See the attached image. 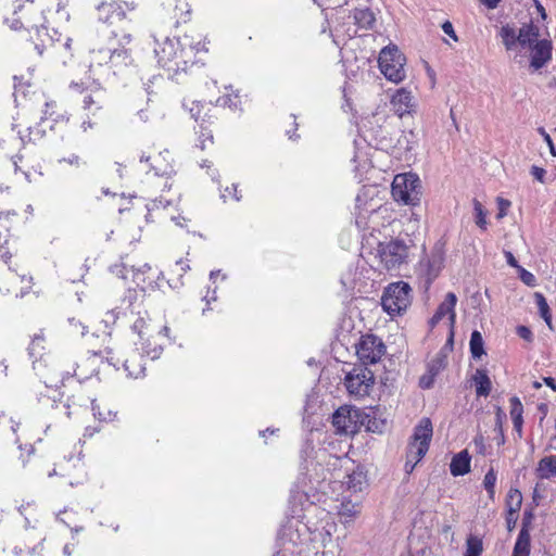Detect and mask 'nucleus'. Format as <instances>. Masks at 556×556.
<instances>
[{
  "label": "nucleus",
  "instance_id": "21",
  "mask_svg": "<svg viewBox=\"0 0 556 556\" xmlns=\"http://www.w3.org/2000/svg\"><path fill=\"white\" fill-rule=\"evenodd\" d=\"M510 404V417L514 425V430L517 432L518 438H522V425H523V406L518 396H511L509 399Z\"/></svg>",
  "mask_w": 556,
  "mask_h": 556
},
{
  "label": "nucleus",
  "instance_id": "22",
  "mask_svg": "<svg viewBox=\"0 0 556 556\" xmlns=\"http://www.w3.org/2000/svg\"><path fill=\"white\" fill-rule=\"evenodd\" d=\"M540 28L533 23L525 24L518 31V43L525 48L539 41Z\"/></svg>",
  "mask_w": 556,
  "mask_h": 556
},
{
  "label": "nucleus",
  "instance_id": "23",
  "mask_svg": "<svg viewBox=\"0 0 556 556\" xmlns=\"http://www.w3.org/2000/svg\"><path fill=\"white\" fill-rule=\"evenodd\" d=\"M472 381L476 387V394L478 396H488L492 389V382L488 372L483 368H478L472 376Z\"/></svg>",
  "mask_w": 556,
  "mask_h": 556
},
{
  "label": "nucleus",
  "instance_id": "1",
  "mask_svg": "<svg viewBox=\"0 0 556 556\" xmlns=\"http://www.w3.org/2000/svg\"><path fill=\"white\" fill-rule=\"evenodd\" d=\"M118 43L122 48L116 47L115 42H110L108 47L90 51L89 73L93 81L99 83L112 75H121L132 65L130 50L125 48L127 43H123L121 38Z\"/></svg>",
  "mask_w": 556,
  "mask_h": 556
},
{
  "label": "nucleus",
  "instance_id": "62",
  "mask_svg": "<svg viewBox=\"0 0 556 556\" xmlns=\"http://www.w3.org/2000/svg\"><path fill=\"white\" fill-rule=\"evenodd\" d=\"M5 275H7V279L10 281V282H16L17 281V275L14 274L10 267L7 268L5 270Z\"/></svg>",
  "mask_w": 556,
  "mask_h": 556
},
{
  "label": "nucleus",
  "instance_id": "49",
  "mask_svg": "<svg viewBox=\"0 0 556 556\" xmlns=\"http://www.w3.org/2000/svg\"><path fill=\"white\" fill-rule=\"evenodd\" d=\"M203 105L200 102H192V106L189 109L191 116L195 122H201L203 117H201L200 113Z\"/></svg>",
  "mask_w": 556,
  "mask_h": 556
},
{
  "label": "nucleus",
  "instance_id": "54",
  "mask_svg": "<svg viewBox=\"0 0 556 556\" xmlns=\"http://www.w3.org/2000/svg\"><path fill=\"white\" fill-rule=\"evenodd\" d=\"M539 131L544 137L545 142L548 144L549 151H551L552 155L555 156L556 155V150H555V147H554V143H553V140H552L551 136L545 131L544 128H540Z\"/></svg>",
  "mask_w": 556,
  "mask_h": 556
},
{
  "label": "nucleus",
  "instance_id": "30",
  "mask_svg": "<svg viewBox=\"0 0 556 556\" xmlns=\"http://www.w3.org/2000/svg\"><path fill=\"white\" fill-rule=\"evenodd\" d=\"M534 299H535V303H536L540 316L544 319L547 327L551 330H554L553 323H552V313H551V309H549V306H548V303H547L545 296L540 292H535Z\"/></svg>",
  "mask_w": 556,
  "mask_h": 556
},
{
  "label": "nucleus",
  "instance_id": "15",
  "mask_svg": "<svg viewBox=\"0 0 556 556\" xmlns=\"http://www.w3.org/2000/svg\"><path fill=\"white\" fill-rule=\"evenodd\" d=\"M530 49V67L539 71L552 61L553 45L548 39H540L528 47Z\"/></svg>",
  "mask_w": 556,
  "mask_h": 556
},
{
  "label": "nucleus",
  "instance_id": "64",
  "mask_svg": "<svg viewBox=\"0 0 556 556\" xmlns=\"http://www.w3.org/2000/svg\"><path fill=\"white\" fill-rule=\"evenodd\" d=\"M98 431H99V429H98V428H96V427H87V428L85 429L84 437H89V438H90V437H92V435H93L96 432H98Z\"/></svg>",
  "mask_w": 556,
  "mask_h": 556
},
{
  "label": "nucleus",
  "instance_id": "10",
  "mask_svg": "<svg viewBox=\"0 0 556 556\" xmlns=\"http://www.w3.org/2000/svg\"><path fill=\"white\" fill-rule=\"evenodd\" d=\"M154 52L157 58V63L168 72H173L179 52L178 39L165 37L162 41L157 38H154Z\"/></svg>",
  "mask_w": 556,
  "mask_h": 556
},
{
  "label": "nucleus",
  "instance_id": "29",
  "mask_svg": "<svg viewBox=\"0 0 556 556\" xmlns=\"http://www.w3.org/2000/svg\"><path fill=\"white\" fill-rule=\"evenodd\" d=\"M212 124L211 116L205 114L201 119L199 127V147L204 150L206 148V142L213 144V132L210 129V125Z\"/></svg>",
  "mask_w": 556,
  "mask_h": 556
},
{
  "label": "nucleus",
  "instance_id": "5",
  "mask_svg": "<svg viewBox=\"0 0 556 556\" xmlns=\"http://www.w3.org/2000/svg\"><path fill=\"white\" fill-rule=\"evenodd\" d=\"M420 181L416 175H396L392 182V197L397 203L417 205L420 201Z\"/></svg>",
  "mask_w": 556,
  "mask_h": 556
},
{
  "label": "nucleus",
  "instance_id": "26",
  "mask_svg": "<svg viewBox=\"0 0 556 556\" xmlns=\"http://www.w3.org/2000/svg\"><path fill=\"white\" fill-rule=\"evenodd\" d=\"M355 24L364 29L372 28L376 17L374 12L368 8L355 9L353 12Z\"/></svg>",
  "mask_w": 556,
  "mask_h": 556
},
{
  "label": "nucleus",
  "instance_id": "41",
  "mask_svg": "<svg viewBox=\"0 0 556 556\" xmlns=\"http://www.w3.org/2000/svg\"><path fill=\"white\" fill-rule=\"evenodd\" d=\"M92 105L96 106V110H101L103 108V101L99 97L86 96L84 98V109L91 110Z\"/></svg>",
  "mask_w": 556,
  "mask_h": 556
},
{
  "label": "nucleus",
  "instance_id": "32",
  "mask_svg": "<svg viewBox=\"0 0 556 556\" xmlns=\"http://www.w3.org/2000/svg\"><path fill=\"white\" fill-rule=\"evenodd\" d=\"M91 409H92L93 416L99 421H105V422L113 421V420H115V418L117 416V412L112 410L111 408H106V407L102 408L101 405L99 403H97L96 400H92V402H91Z\"/></svg>",
  "mask_w": 556,
  "mask_h": 556
},
{
  "label": "nucleus",
  "instance_id": "12",
  "mask_svg": "<svg viewBox=\"0 0 556 556\" xmlns=\"http://www.w3.org/2000/svg\"><path fill=\"white\" fill-rule=\"evenodd\" d=\"M358 417L356 409L341 406L332 415V425L339 433L354 434L358 430Z\"/></svg>",
  "mask_w": 556,
  "mask_h": 556
},
{
  "label": "nucleus",
  "instance_id": "52",
  "mask_svg": "<svg viewBox=\"0 0 556 556\" xmlns=\"http://www.w3.org/2000/svg\"><path fill=\"white\" fill-rule=\"evenodd\" d=\"M505 521H506L507 530L511 531L515 528L516 522H517V513H507L506 511Z\"/></svg>",
  "mask_w": 556,
  "mask_h": 556
},
{
  "label": "nucleus",
  "instance_id": "33",
  "mask_svg": "<svg viewBox=\"0 0 556 556\" xmlns=\"http://www.w3.org/2000/svg\"><path fill=\"white\" fill-rule=\"evenodd\" d=\"M500 35L507 50H513L518 43V34L516 33L515 28L508 24L502 26Z\"/></svg>",
  "mask_w": 556,
  "mask_h": 556
},
{
  "label": "nucleus",
  "instance_id": "25",
  "mask_svg": "<svg viewBox=\"0 0 556 556\" xmlns=\"http://www.w3.org/2000/svg\"><path fill=\"white\" fill-rule=\"evenodd\" d=\"M361 513L359 505L352 501H343L339 507L338 515L342 523L352 522Z\"/></svg>",
  "mask_w": 556,
  "mask_h": 556
},
{
  "label": "nucleus",
  "instance_id": "6",
  "mask_svg": "<svg viewBox=\"0 0 556 556\" xmlns=\"http://www.w3.org/2000/svg\"><path fill=\"white\" fill-rule=\"evenodd\" d=\"M433 434L432 422L429 418L424 417L414 429V433L407 445L406 455L414 459L421 460L429 450V445Z\"/></svg>",
  "mask_w": 556,
  "mask_h": 556
},
{
  "label": "nucleus",
  "instance_id": "61",
  "mask_svg": "<svg viewBox=\"0 0 556 556\" xmlns=\"http://www.w3.org/2000/svg\"><path fill=\"white\" fill-rule=\"evenodd\" d=\"M482 4H484L488 9L494 10L497 8L502 0H479Z\"/></svg>",
  "mask_w": 556,
  "mask_h": 556
},
{
  "label": "nucleus",
  "instance_id": "60",
  "mask_svg": "<svg viewBox=\"0 0 556 556\" xmlns=\"http://www.w3.org/2000/svg\"><path fill=\"white\" fill-rule=\"evenodd\" d=\"M473 442H475V445H476L477 451H478L480 454H484V452H485V445H484L483 437H481V435H480V437L475 438Z\"/></svg>",
  "mask_w": 556,
  "mask_h": 556
},
{
  "label": "nucleus",
  "instance_id": "39",
  "mask_svg": "<svg viewBox=\"0 0 556 556\" xmlns=\"http://www.w3.org/2000/svg\"><path fill=\"white\" fill-rule=\"evenodd\" d=\"M45 338L42 334H35L29 346H28V353L30 357H38L43 350V343Z\"/></svg>",
  "mask_w": 556,
  "mask_h": 556
},
{
  "label": "nucleus",
  "instance_id": "36",
  "mask_svg": "<svg viewBox=\"0 0 556 556\" xmlns=\"http://www.w3.org/2000/svg\"><path fill=\"white\" fill-rule=\"evenodd\" d=\"M45 136V130L40 129L39 126L28 127L25 132H20V138L23 143L37 142Z\"/></svg>",
  "mask_w": 556,
  "mask_h": 556
},
{
  "label": "nucleus",
  "instance_id": "2",
  "mask_svg": "<svg viewBox=\"0 0 556 556\" xmlns=\"http://www.w3.org/2000/svg\"><path fill=\"white\" fill-rule=\"evenodd\" d=\"M136 8L135 1L101 2L96 9L97 18L113 27L112 34L115 38H121L123 43H130L135 30L134 13Z\"/></svg>",
  "mask_w": 556,
  "mask_h": 556
},
{
  "label": "nucleus",
  "instance_id": "59",
  "mask_svg": "<svg viewBox=\"0 0 556 556\" xmlns=\"http://www.w3.org/2000/svg\"><path fill=\"white\" fill-rule=\"evenodd\" d=\"M379 146V149L381 150H388V149H391L393 148V143H392V139H387L386 136H383L377 143Z\"/></svg>",
  "mask_w": 556,
  "mask_h": 556
},
{
  "label": "nucleus",
  "instance_id": "16",
  "mask_svg": "<svg viewBox=\"0 0 556 556\" xmlns=\"http://www.w3.org/2000/svg\"><path fill=\"white\" fill-rule=\"evenodd\" d=\"M164 10L172 24L176 27L190 21L191 9L185 0H176L175 3L169 2Z\"/></svg>",
  "mask_w": 556,
  "mask_h": 556
},
{
  "label": "nucleus",
  "instance_id": "58",
  "mask_svg": "<svg viewBox=\"0 0 556 556\" xmlns=\"http://www.w3.org/2000/svg\"><path fill=\"white\" fill-rule=\"evenodd\" d=\"M62 162H65L70 165H75V166H79L80 164H85V162H81V159L76 155V154H72L71 156L66 157V159H63Z\"/></svg>",
  "mask_w": 556,
  "mask_h": 556
},
{
  "label": "nucleus",
  "instance_id": "55",
  "mask_svg": "<svg viewBox=\"0 0 556 556\" xmlns=\"http://www.w3.org/2000/svg\"><path fill=\"white\" fill-rule=\"evenodd\" d=\"M420 460H417V459H414L413 457H408L406 455V462H405V465H404V469L406 471V473H412L414 468L416 467V465L419 463Z\"/></svg>",
  "mask_w": 556,
  "mask_h": 556
},
{
  "label": "nucleus",
  "instance_id": "24",
  "mask_svg": "<svg viewBox=\"0 0 556 556\" xmlns=\"http://www.w3.org/2000/svg\"><path fill=\"white\" fill-rule=\"evenodd\" d=\"M536 475L540 479H552L556 477V456L543 457L536 467Z\"/></svg>",
  "mask_w": 556,
  "mask_h": 556
},
{
  "label": "nucleus",
  "instance_id": "17",
  "mask_svg": "<svg viewBox=\"0 0 556 556\" xmlns=\"http://www.w3.org/2000/svg\"><path fill=\"white\" fill-rule=\"evenodd\" d=\"M456 302H457L456 294L453 292H448L445 296V300L438 306L435 313L431 317V319H430L431 327H434L446 315H448V319L451 321V325L453 326L455 323V318H456V314H455Z\"/></svg>",
  "mask_w": 556,
  "mask_h": 556
},
{
  "label": "nucleus",
  "instance_id": "38",
  "mask_svg": "<svg viewBox=\"0 0 556 556\" xmlns=\"http://www.w3.org/2000/svg\"><path fill=\"white\" fill-rule=\"evenodd\" d=\"M473 211L476 225L482 230H485L488 225L486 212L477 199L473 200Z\"/></svg>",
  "mask_w": 556,
  "mask_h": 556
},
{
  "label": "nucleus",
  "instance_id": "35",
  "mask_svg": "<svg viewBox=\"0 0 556 556\" xmlns=\"http://www.w3.org/2000/svg\"><path fill=\"white\" fill-rule=\"evenodd\" d=\"M482 551V540L478 536L469 535L466 540V551L464 556H480Z\"/></svg>",
  "mask_w": 556,
  "mask_h": 556
},
{
  "label": "nucleus",
  "instance_id": "4",
  "mask_svg": "<svg viewBox=\"0 0 556 556\" xmlns=\"http://www.w3.org/2000/svg\"><path fill=\"white\" fill-rule=\"evenodd\" d=\"M412 288L405 281L390 283L381 298L383 309L391 316L401 315L412 303Z\"/></svg>",
  "mask_w": 556,
  "mask_h": 556
},
{
  "label": "nucleus",
  "instance_id": "27",
  "mask_svg": "<svg viewBox=\"0 0 556 556\" xmlns=\"http://www.w3.org/2000/svg\"><path fill=\"white\" fill-rule=\"evenodd\" d=\"M344 483L348 490L354 493L361 492L367 484L366 475L363 470H353L346 476Z\"/></svg>",
  "mask_w": 556,
  "mask_h": 556
},
{
  "label": "nucleus",
  "instance_id": "53",
  "mask_svg": "<svg viewBox=\"0 0 556 556\" xmlns=\"http://www.w3.org/2000/svg\"><path fill=\"white\" fill-rule=\"evenodd\" d=\"M442 30L444 31V34H446L447 36H450L454 40H457V36H456L455 31H454V27H453V25H452V23L450 21H445L442 24Z\"/></svg>",
  "mask_w": 556,
  "mask_h": 556
},
{
  "label": "nucleus",
  "instance_id": "8",
  "mask_svg": "<svg viewBox=\"0 0 556 556\" xmlns=\"http://www.w3.org/2000/svg\"><path fill=\"white\" fill-rule=\"evenodd\" d=\"M384 353V343L375 334L362 336L358 344L356 345V354L362 363L361 366L378 363Z\"/></svg>",
  "mask_w": 556,
  "mask_h": 556
},
{
  "label": "nucleus",
  "instance_id": "3",
  "mask_svg": "<svg viewBox=\"0 0 556 556\" xmlns=\"http://www.w3.org/2000/svg\"><path fill=\"white\" fill-rule=\"evenodd\" d=\"M378 63L381 73L388 80L399 84L405 79L406 58L397 46L389 45L384 47L379 53Z\"/></svg>",
  "mask_w": 556,
  "mask_h": 556
},
{
  "label": "nucleus",
  "instance_id": "56",
  "mask_svg": "<svg viewBox=\"0 0 556 556\" xmlns=\"http://www.w3.org/2000/svg\"><path fill=\"white\" fill-rule=\"evenodd\" d=\"M226 193L235 198L237 201H240L241 199V197L238 194L237 185L235 184L231 186V188L227 187L225 189V192L222 194L224 199L227 197Z\"/></svg>",
  "mask_w": 556,
  "mask_h": 556
},
{
  "label": "nucleus",
  "instance_id": "50",
  "mask_svg": "<svg viewBox=\"0 0 556 556\" xmlns=\"http://www.w3.org/2000/svg\"><path fill=\"white\" fill-rule=\"evenodd\" d=\"M34 552H35L34 546H25V547L14 546V548L12 549V553L15 556H25L26 554L31 555Z\"/></svg>",
  "mask_w": 556,
  "mask_h": 556
},
{
  "label": "nucleus",
  "instance_id": "51",
  "mask_svg": "<svg viewBox=\"0 0 556 556\" xmlns=\"http://www.w3.org/2000/svg\"><path fill=\"white\" fill-rule=\"evenodd\" d=\"M531 521H532V513L525 511L520 531H523L526 529L527 533H530Z\"/></svg>",
  "mask_w": 556,
  "mask_h": 556
},
{
  "label": "nucleus",
  "instance_id": "28",
  "mask_svg": "<svg viewBox=\"0 0 556 556\" xmlns=\"http://www.w3.org/2000/svg\"><path fill=\"white\" fill-rule=\"evenodd\" d=\"M531 549V536L527 530L519 531L517 540L514 545L513 556H529Z\"/></svg>",
  "mask_w": 556,
  "mask_h": 556
},
{
  "label": "nucleus",
  "instance_id": "43",
  "mask_svg": "<svg viewBox=\"0 0 556 556\" xmlns=\"http://www.w3.org/2000/svg\"><path fill=\"white\" fill-rule=\"evenodd\" d=\"M435 372L433 368H429V372L427 375H424L419 379V386L422 389H430L434 381Z\"/></svg>",
  "mask_w": 556,
  "mask_h": 556
},
{
  "label": "nucleus",
  "instance_id": "34",
  "mask_svg": "<svg viewBox=\"0 0 556 556\" xmlns=\"http://www.w3.org/2000/svg\"><path fill=\"white\" fill-rule=\"evenodd\" d=\"M469 345L473 358H480L485 354L483 338L478 330L472 331Z\"/></svg>",
  "mask_w": 556,
  "mask_h": 556
},
{
  "label": "nucleus",
  "instance_id": "7",
  "mask_svg": "<svg viewBox=\"0 0 556 556\" xmlns=\"http://www.w3.org/2000/svg\"><path fill=\"white\" fill-rule=\"evenodd\" d=\"M374 382V372L366 366H355L344 378L348 392L355 396L368 395Z\"/></svg>",
  "mask_w": 556,
  "mask_h": 556
},
{
  "label": "nucleus",
  "instance_id": "63",
  "mask_svg": "<svg viewBox=\"0 0 556 556\" xmlns=\"http://www.w3.org/2000/svg\"><path fill=\"white\" fill-rule=\"evenodd\" d=\"M544 382L546 386H548L552 390L556 391V381L552 377H545Z\"/></svg>",
  "mask_w": 556,
  "mask_h": 556
},
{
  "label": "nucleus",
  "instance_id": "57",
  "mask_svg": "<svg viewBox=\"0 0 556 556\" xmlns=\"http://www.w3.org/2000/svg\"><path fill=\"white\" fill-rule=\"evenodd\" d=\"M504 255H505L506 262L509 266L515 267V268L520 267L516 257L514 256V254L510 251H504Z\"/></svg>",
  "mask_w": 556,
  "mask_h": 556
},
{
  "label": "nucleus",
  "instance_id": "18",
  "mask_svg": "<svg viewBox=\"0 0 556 556\" xmlns=\"http://www.w3.org/2000/svg\"><path fill=\"white\" fill-rule=\"evenodd\" d=\"M110 363L114 367H117V365L121 363L129 377L138 378L142 376L144 372V367L142 365V356L137 351H134L129 357L123 361L118 358L116 359V362H114L112 357L110 358Z\"/></svg>",
  "mask_w": 556,
  "mask_h": 556
},
{
  "label": "nucleus",
  "instance_id": "20",
  "mask_svg": "<svg viewBox=\"0 0 556 556\" xmlns=\"http://www.w3.org/2000/svg\"><path fill=\"white\" fill-rule=\"evenodd\" d=\"M471 457L469 453L464 450L453 456L450 464L451 473L454 477L464 476L470 471Z\"/></svg>",
  "mask_w": 556,
  "mask_h": 556
},
{
  "label": "nucleus",
  "instance_id": "42",
  "mask_svg": "<svg viewBox=\"0 0 556 556\" xmlns=\"http://www.w3.org/2000/svg\"><path fill=\"white\" fill-rule=\"evenodd\" d=\"M68 324L72 333H79L81 337L85 336L87 326H85L80 320H77L76 318H70Z\"/></svg>",
  "mask_w": 556,
  "mask_h": 556
},
{
  "label": "nucleus",
  "instance_id": "47",
  "mask_svg": "<svg viewBox=\"0 0 556 556\" xmlns=\"http://www.w3.org/2000/svg\"><path fill=\"white\" fill-rule=\"evenodd\" d=\"M516 332L521 339L528 342H531L533 340V333L527 326H518Z\"/></svg>",
  "mask_w": 556,
  "mask_h": 556
},
{
  "label": "nucleus",
  "instance_id": "37",
  "mask_svg": "<svg viewBox=\"0 0 556 556\" xmlns=\"http://www.w3.org/2000/svg\"><path fill=\"white\" fill-rule=\"evenodd\" d=\"M497 480V475L493 468H490L484 476L483 486L488 492L490 500H494L495 496V484Z\"/></svg>",
  "mask_w": 556,
  "mask_h": 556
},
{
  "label": "nucleus",
  "instance_id": "46",
  "mask_svg": "<svg viewBox=\"0 0 556 556\" xmlns=\"http://www.w3.org/2000/svg\"><path fill=\"white\" fill-rule=\"evenodd\" d=\"M497 204H498V213H497V218L501 219L503 218L504 216L507 215V210L509 208L510 206V201L508 200H505L503 198H498L497 199Z\"/></svg>",
  "mask_w": 556,
  "mask_h": 556
},
{
  "label": "nucleus",
  "instance_id": "31",
  "mask_svg": "<svg viewBox=\"0 0 556 556\" xmlns=\"http://www.w3.org/2000/svg\"><path fill=\"white\" fill-rule=\"evenodd\" d=\"M522 505V494L518 489H509L506 496V511L518 513Z\"/></svg>",
  "mask_w": 556,
  "mask_h": 556
},
{
  "label": "nucleus",
  "instance_id": "9",
  "mask_svg": "<svg viewBox=\"0 0 556 556\" xmlns=\"http://www.w3.org/2000/svg\"><path fill=\"white\" fill-rule=\"evenodd\" d=\"M379 256L381 263L388 270L399 268L406 262L408 247L402 240H391L379 244Z\"/></svg>",
  "mask_w": 556,
  "mask_h": 556
},
{
  "label": "nucleus",
  "instance_id": "14",
  "mask_svg": "<svg viewBox=\"0 0 556 556\" xmlns=\"http://www.w3.org/2000/svg\"><path fill=\"white\" fill-rule=\"evenodd\" d=\"M298 526V521H288L278 532L277 541L285 552L283 556L298 553L296 547L303 543Z\"/></svg>",
  "mask_w": 556,
  "mask_h": 556
},
{
  "label": "nucleus",
  "instance_id": "11",
  "mask_svg": "<svg viewBox=\"0 0 556 556\" xmlns=\"http://www.w3.org/2000/svg\"><path fill=\"white\" fill-rule=\"evenodd\" d=\"M177 43L179 46V52L177 55V62L175 63V67L173 71V73L175 74L178 72H186L190 65L195 64L197 53L202 50H205L204 45H202L200 41L193 43L189 40L187 36H185L182 39H178Z\"/></svg>",
  "mask_w": 556,
  "mask_h": 556
},
{
  "label": "nucleus",
  "instance_id": "44",
  "mask_svg": "<svg viewBox=\"0 0 556 556\" xmlns=\"http://www.w3.org/2000/svg\"><path fill=\"white\" fill-rule=\"evenodd\" d=\"M238 96L235 94V96H231V94H226V96H223V97H219L216 101L217 105H220V106H228V108H232V106H237V102H235L233 100H238Z\"/></svg>",
  "mask_w": 556,
  "mask_h": 556
},
{
  "label": "nucleus",
  "instance_id": "48",
  "mask_svg": "<svg viewBox=\"0 0 556 556\" xmlns=\"http://www.w3.org/2000/svg\"><path fill=\"white\" fill-rule=\"evenodd\" d=\"M152 168L156 176H168L173 173V167L169 164H164L162 166L152 165Z\"/></svg>",
  "mask_w": 556,
  "mask_h": 556
},
{
  "label": "nucleus",
  "instance_id": "40",
  "mask_svg": "<svg viewBox=\"0 0 556 556\" xmlns=\"http://www.w3.org/2000/svg\"><path fill=\"white\" fill-rule=\"evenodd\" d=\"M518 270L519 278L525 285L529 287H534L536 285V278L532 273L528 271L523 267H519Z\"/></svg>",
  "mask_w": 556,
  "mask_h": 556
},
{
  "label": "nucleus",
  "instance_id": "45",
  "mask_svg": "<svg viewBox=\"0 0 556 556\" xmlns=\"http://www.w3.org/2000/svg\"><path fill=\"white\" fill-rule=\"evenodd\" d=\"M530 174L541 184H545L546 170L543 167L532 165L530 168Z\"/></svg>",
  "mask_w": 556,
  "mask_h": 556
},
{
  "label": "nucleus",
  "instance_id": "19",
  "mask_svg": "<svg viewBox=\"0 0 556 556\" xmlns=\"http://www.w3.org/2000/svg\"><path fill=\"white\" fill-rule=\"evenodd\" d=\"M391 103L396 114L402 117L404 114L410 112L413 108V96L410 91L404 88L399 89L395 94H393Z\"/></svg>",
  "mask_w": 556,
  "mask_h": 556
},
{
  "label": "nucleus",
  "instance_id": "13",
  "mask_svg": "<svg viewBox=\"0 0 556 556\" xmlns=\"http://www.w3.org/2000/svg\"><path fill=\"white\" fill-rule=\"evenodd\" d=\"M444 256L441 251L432 252L419 262L418 275L424 279L425 288L429 289L443 268Z\"/></svg>",
  "mask_w": 556,
  "mask_h": 556
}]
</instances>
